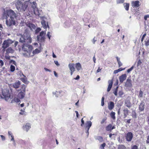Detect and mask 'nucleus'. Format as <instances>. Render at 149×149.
<instances>
[{"instance_id":"obj_47","label":"nucleus","mask_w":149,"mask_h":149,"mask_svg":"<svg viewBox=\"0 0 149 149\" xmlns=\"http://www.w3.org/2000/svg\"><path fill=\"white\" fill-rule=\"evenodd\" d=\"M4 65V62L2 60H0V66L2 67Z\"/></svg>"},{"instance_id":"obj_14","label":"nucleus","mask_w":149,"mask_h":149,"mask_svg":"<svg viewBox=\"0 0 149 149\" xmlns=\"http://www.w3.org/2000/svg\"><path fill=\"white\" fill-rule=\"evenodd\" d=\"M108 83L109 85L107 88V91L108 92L109 91L112 87L113 84V81L111 80H109L108 81Z\"/></svg>"},{"instance_id":"obj_4","label":"nucleus","mask_w":149,"mask_h":149,"mask_svg":"<svg viewBox=\"0 0 149 149\" xmlns=\"http://www.w3.org/2000/svg\"><path fill=\"white\" fill-rule=\"evenodd\" d=\"M2 95H0L2 99H5V100L7 101L10 98V94L9 91L7 90H4L2 91Z\"/></svg>"},{"instance_id":"obj_40","label":"nucleus","mask_w":149,"mask_h":149,"mask_svg":"<svg viewBox=\"0 0 149 149\" xmlns=\"http://www.w3.org/2000/svg\"><path fill=\"white\" fill-rule=\"evenodd\" d=\"M145 44L146 46H149V38L145 41Z\"/></svg>"},{"instance_id":"obj_32","label":"nucleus","mask_w":149,"mask_h":149,"mask_svg":"<svg viewBox=\"0 0 149 149\" xmlns=\"http://www.w3.org/2000/svg\"><path fill=\"white\" fill-rule=\"evenodd\" d=\"M17 74L19 77H21L22 75L23 76L24 75L22 73L21 70H18L17 72Z\"/></svg>"},{"instance_id":"obj_61","label":"nucleus","mask_w":149,"mask_h":149,"mask_svg":"<svg viewBox=\"0 0 149 149\" xmlns=\"http://www.w3.org/2000/svg\"><path fill=\"white\" fill-rule=\"evenodd\" d=\"M80 78V77L79 75H77V77L75 78H74V79L75 80H78Z\"/></svg>"},{"instance_id":"obj_19","label":"nucleus","mask_w":149,"mask_h":149,"mask_svg":"<svg viewBox=\"0 0 149 149\" xmlns=\"http://www.w3.org/2000/svg\"><path fill=\"white\" fill-rule=\"evenodd\" d=\"M92 123L91 121H87L86 124V129H89L92 125Z\"/></svg>"},{"instance_id":"obj_17","label":"nucleus","mask_w":149,"mask_h":149,"mask_svg":"<svg viewBox=\"0 0 149 149\" xmlns=\"http://www.w3.org/2000/svg\"><path fill=\"white\" fill-rule=\"evenodd\" d=\"M114 106V103L112 102H110L108 104V108L109 110H111Z\"/></svg>"},{"instance_id":"obj_43","label":"nucleus","mask_w":149,"mask_h":149,"mask_svg":"<svg viewBox=\"0 0 149 149\" xmlns=\"http://www.w3.org/2000/svg\"><path fill=\"white\" fill-rule=\"evenodd\" d=\"M134 68V66H132L130 68L128 69L127 70V72L128 73H129L130 71H131Z\"/></svg>"},{"instance_id":"obj_53","label":"nucleus","mask_w":149,"mask_h":149,"mask_svg":"<svg viewBox=\"0 0 149 149\" xmlns=\"http://www.w3.org/2000/svg\"><path fill=\"white\" fill-rule=\"evenodd\" d=\"M119 94L120 95H122L123 94V92L122 91H120L119 92Z\"/></svg>"},{"instance_id":"obj_31","label":"nucleus","mask_w":149,"mask_h":149,"mask_svg":"<svg viewBox=\"0 0 149 149\" xmlns=\"http://www.w3.org/2000/svg\"><path fill=\"white\" fill-rule=\"evenodd\" d=\"M125 69V68L124 69H122V68H120L118 70H115L114 71L113 73L114 74H116L119 72L124 70Z\"/></svg>"},{"instance_id":"obj_5","label":"nucleus","mask_w":149,"mask_h":149,"mask_svg":"<svg viewBox=\"0 0 149 149\" xmlns=\"http://www.w3.org/2000/svg\"><path fill=\"white\" fill-rule=\"evenodd\" d=\"M14 42L13 40L8 39L7 40H4L2 44V47L5 49L9 46L10 45Z\"/></svg>"},{"instance_id":"obj_56","label":"nucleus","mask_w":149,"mask_h":149,"mask_svg":"<svg viewBox=\"0 0 149 149\" xmlns=\"http://www.w3.org/2000/svg\"><path fill=\"white\" fill-rule=\"evenodd\" d=\"M131 149H138V147L137 146H136V145H134L132 147Z\"/></svg>"},{"instance_id":"obj_59","label":"nucleus","mask_w":149,"mask_h":149,"mask_svg":"<svg viewBox=\"0 0 149 149\" xmlns=\"http://www.w3.org/2000/svg\"><path fill=\"white\" fill-rule=\"evenodd\" d=\"M81 126H82L83 125H84V121L83 120V118H82L81 119Z\"/></svg>"},{"instance_id":"obj_25","label":"nucleus","mask_w":149,"mask_h":149,"mask_svg":"<svg viewBox=\"0 0 149 149\" xmlns=\"http://www.w3.org/2000/svg\"><path fill=\"white\" fill-rule=\"evenodd\" d=\"M6 53H13L14 52V50L11 47H10L7 49L6 50Z\"/></svg>"},{"instance_id":"obj_1","label":"nucleus","mask_w":149,"mask_h":149,"mask_svg":"<svg viewBox=\"0 0 149 149\" xmlns=\"http://www.w3.org/2000/svg\"><path fill=\"white\" fill-rule=\"evenodd\" d=\"M32 41L31 38L29 33L25 31L23 35H21L19 42L22 43H30ZM22 49L24 52L23 55L25 57H29L32 56L31 52L33 49V47L30 45L24 43L23 45Z\"/></svg>"},{"instance_id":"obj_12","label":"nucleus","mask_w":149,"mask_h":149,"mask_svg":"<svg viewBox=\"0 0 149 149\" xmlns=\"http://www.w3.org/2000/svg\"><path fill=\"white\" fill-rule=\"evenodd\" d=\"M139 2L138 1H132V6L136 8L139 7Z\"/></svg>"},{"instance_id":"obj_11","label":"nucleus","mask_w":149,"mask_h":149,"mask_svg":"<svg viewBox=\"0 0 149 149\" xmlns=\"http://www.w3.org/2000/svg\"><path fill=\"white\" fill-rule=\"evenodd\" d=\"M31 125L29 123H27L26 124L23 126V129L24 130L26 131L27 132L31 128Z\"/></svg>"},{"instance_id":"obj_3","label":"nucleus","mask_w":149,"mask_h":149,"mask_svg":"<svg viewBox=\"0 0 149 149\" xmlns=\"http://www.w3.org/2000/svg\"><path fill=\"white\" fill-rule=\"evenodd\" d=\"M17 9L19 12H24L25 11L26 8L28 7V4L26 3H22L19 0H16L14 2Z\"/></svg>"},{"instance_id":"obj_28","label":"nucleus","mask_w":149,"mask_h":149,"mask_svg":"<svg viewBox=\"0 0 149 149\" xmlns=\"http://www.w3.org/2000/svg\"><path fill=\"white\" fill-rule=\"evenodd\" d=\"M29 27L31 29L33 30V29H34L36 28V26L34 24H29Z\"/></svg>"},{"instance_id":"obj_57","label":"nucleus","mask_w":149,"mask_h":149,"mask_svg":"<svg viewBox=\"0 0 149 149\" xmlns=\"http://www.w3.org/2000/svg\"><path fill=\"white\" fill-rule=\"evenodd\" d=\"M107 119V118L106 117L104 118L102 120L101 122V123L102 124L105 121V120H106Z\"/></svg>"},{"instance_id":"obj_52","label":"nucleus","mask_w":149,"mask_h":149,"mask_svg":"<svg viewBox=\"0 0 149 149\" xmlns=\"http://www.w3.org/2000/svg\"><path fill=\"white\" fill-rule=\"evenodd\" d=\"M146 33H145L142 36V37L141 38V41L142 42L143 40V39L145 38V36H146Z\"/></svg>"},{"instance_id":"obj_2","label":"nucleus","mask_w":149,"mask_h":149,"mask_svg":"<svg viewBox=\"0 0 149 149\" xmlns=\"http://www.w3.org/2000/svg\"><path fill=\"white\" fill-rule=\"evenodd\" d=\"M17 17L15 13L12 10L3 9L2 18L6 19V24L8 26H10L15 25V19Z\"/></svg>"},{"instance_id":"obj_23","label":"nucleus","mask_w":149,"mask_h":149,"mask_svg":"<svg viewBox=\"0 0 149 149\" xmlns=\"http://www.w3.org/2000/svg\"><path fill=\"white\" fill-rule=\"evenodd\" d=\"M76 68L78 71H79L81 68V66L79 63H77L75 64Z\"/></svg>"},{"instance_id":"obj_13","label":"nucleus","mask_w":149,"mask_h":149,"mask_svg":"<svg viewBox=\"0 0 149 149\" xmlns=\"http://www.w3.org/2000/svg\"><path fill=\"white\" fill-rule=\"evenodd\" d=\"M145 108V103L143 102H141L139 106V109L140 111H142L144 110Z\"/></svg>"},{"instance_id":"obj_42","label":"nucleus","mask_w":149,"mask_h":149,"mask_svg":"<svg viewBox=\"0 0 149 149\" xmlns=\"http://www.w3.org/2000/svg\"><path fill=\"white\" fill-rule=\"evenodd\" d=\"M41 30V29L40 28H37L35 30V33H38Z\"/></svg>"},{"instance_id":"obj_54","label":"nucleus","mask_w":149,"mask_h":149,"mask_svg":"<svg viewBox=\"0 0 149 149\" xmlns=\"http://www.w3.org/2000/svg\"><path fill=\"white\" fill-rule=\"evenodd\" d=\"M10 61V62L11 63H12L13 64L15 65H16V62L15 61H14L13 60H11Z\"/></svg>"},{"instance_id":"obj_9","label":"nucleus","mask_w":149,"mask_h":149,"mask_svg":"<svg viewBox=\"0 0 149 149\" xmlns=\"http://www.w3.org/2000/svg\"><path fill=\"white\" fill-rule=\"evenodd\" d=\"M125 86L127 87H131L132 86L131 80L130 79H127L125 83Z\"/></svg>"},{"instance_id":"obj_55","label":"nucleus","mask_w":149,"mask_h":149,"mask_svg":"<svg viewBox=\"0 0 149 149\" xmlns=\"http://www.w3.org/2000/svg\"><path fill=\"white\" fill-rule=\"evenodd\" d=\"M54 62L55 64L57 66H59V65H60L57 61H54Z\"/></svg>"},{"instance_id":"obj_44","label":"nucleus","mask_w":149,"mask_h":149,"mask_svg":"<svg viewBox=\"0 0 149 149\" xmlns=\"http://www.w3.org/2000/svg\"><path fill=\"white\" fill-rule=\"evenodd\" d=\"M11 137L12 138L11 139V140L12 141H13V144L15 146V141L14 140V136H11Z\"/></svg>"},{"instance_id":"obj_39","label":"nucleus","mask_w":149,"mask_h":149,"mask_svg":"<svg viewBox=\"0 0 149 149\" xmlns=\"http://www.w3.org/2000/svg\"><path fill=\"white\" fill-rule=\"evenodd\" d=\"M34 14L36 15H38V16H40V14L39 13V11L38 9H37L36 10L33 12Z\"/></svg>"},{"instance_id":"obj_8","label":"nucleus","mask_w":149,"mask_h":149,"mask_svg":"<svg viewBox=\"0 0 149 149\" xmlns=\"http://www.w3.org/2000/svg\"><path fill=\"white\" fill-rule=\"evenodd\" d=\"M133 137L132 133L130 132H128L126 136V140L128 141H130L132 139Z\"/></svg>"},{"instance_id":"obj_63","label":"nucleus","mask_w":149,"mask_h":149,"mask_svg":"<svg viewBox=\"0 0 149 149\" xmlns=\"http://www.w3.org/2000/svg\"><path fill=\"white\" fill-rule=\"evenodd\" d=\"M44 69L46 71H48L49 72H51V71L50 70H49V69H48L46 68H45Z\"/></svg>"},{"instance_id":"obj_38","label":"nucleus","mask_w":149,"mask_h":149,"mask_svg":"<svg viewBox=\"0 0 149 149\" xmlns=\"http://www.w3.org/2000/svg\"><path fill=\"white\" fill-rule=\"evenodd\" d=\"M23 76L24 77V78H21V80L23 82L25 83L27 81V78L24 75H23Z\"/></svg>"},{"instance_id":"obj_29","label":"nucleus","mask_w":149,"mask_h":149,"mask_svg":"<svg viewBox=\"0 0 149 149\" xmlns=\"http://www.w3.org/2000/svg\"><path fill=\"white\" fill-rule=\"evenodd\" d=\"M129 110L127 109H125L123 110L124 113V116L125 117H126L127 116V115L128 114V112Z\"/></svg>"},{"instance_id":"obj_51","label":"nucleus","mask_w":149,"mask_h":149,"mask_svg":"<svg viewBox=\"0 0 149 149\" xmlns=\"http://www.w3.org/2000/svg\"><path fill=\"white\" fill-rule=\"evenodd\" d=\"M23 1H24V3H26L27 4H28V5L29 3V1L30 0H23Z\"/></svg>"},{"instance_id":"obj_21","label":"nucleus","mask_w":149,"mask_h":149,"mask_svg":"<svg viewBox=\"0 0 149 149\" xmlns=\"http://www.w3.org/2000/svg\"><path fill=\"white\" fill-rule=\"evenodd\" d=\"M40 52V50L38 49H36L34 50L33 51L32 53H31L32 56H33L34 55L38 54Z\"/></svg>"},{"instance_id":"obj_30","label":"nucleus","mask_w":149,"mask_h":149,"mask_svg":"<svg viewBox=\"0 0 149 149\" xmlns=\"http://www.w3.org/2000/svg\"><path fill=\"white\" fill-rule=\"evenodd\" d=\"M26 88V86L24 84H23L22 86V87L20 90L22 91L25 93Z\"/></svg>"},{"instance_id":"obj_33","label":"nucleus","mask_w":149,"mask_h":149,"mask_svg":"<svg viewBox=\"0 0 149 149\" xmlns=\"http://www.w3.org/2000/svg\"><path fill=\"white\" fill-rule=\"evenodd\" d=\"M115 114V113L113 111H112L110 113L111 117L113 119H115L116 118Z\"/></svg>"},{"instance_id":"obj_24","label":"nucleus","mask_w":149,"mask_h":149,"mask_svg":"<svg viewBox=\"0 0 149 149\" xmlns=\"http://www.w3.org/2000/svg\"><path fill=\"white\" fill-rule=\"evenodd\" d=\"M143 93L141 90H140L139 91V93L138 95V97L139 98H141L143 97Z\"/></svg>"},{"instance_id":"obj_37","label":"nucleus","mask_w":149,"mask_h":149,"mask_svg":"<svg viewBox=\"0 0 149 149\" xmlns=\"http://www.w3.org/2000/svg\"><path fill=\"white\" fill-rule=\"evenodd\" d=\"M10 71L11 72H13L15 70V66L11 65L10 67Z\"/></svg>"},{"instance_id":"obj_64","label":"nucleus","mask_w":149,"mask_h":149,"mask_svg":"<svg viewBox=\"0 0 149 149\" xmlns=\"http://www.w3.org/2000/svg\"><path fill=\"white\" fill-rule=\"evenodd\" d=\"M148 17H149V15H148L145 16L144 17V19H145V20H146L147 18Z\"/></svg>"},{"instance_id":"obj_46","label":"nucleus","mask_w":149,"mask_h":149,"mask_svg":"<svg viewBox=\"0 0 149 149\" xmlns=\"http://www.w3.org/2000/svg\"><path fill=\"white\" fill-rule=\"evenodd\" d=\"M97 41V38L95 37H94L92 40V42L93 44H95V42Z\"/></svg>"},{"instance_id":"obj_6","label":"nucleus","mask_w":149,"mask_h":149,"mask_svg":"<svg viewBox=\"0 0 149 149\" xmlns=\"http://www.w3.org/2000/svg\"><path fill=\"white\" fill-rule=\"evenodd\" d=\"M46 34V31H42L39 36H37V40L40 42H42L45 39V36Z\"/></svg>"},{"instance_id":"obj_26","label":"nucleus","mask_w":149,"mask_h":149,"mask_svg":"<svg viewBox=\"0 0 149 149\" xmlns=\"http://www.w3.org/2000/svg\"><path fill=\"white\" fill-rule=\"evenodd\" d=\"M95 139L96 140H98L100 142H102L103 141V138L101 136H96Z\"/></svg>"},{"instance_id":"obj_48","label":"nucleus","mask_w":149,"mask_h":149,"mask_svg":"<svg viewBox=\"0 0 149 149\" xmlns=\"http://www.w3.org/2000/svg\"><path fill=\"white\" fill-rule=\"evenodd\" d=\"M124 1V0H117V2L118 3H122Z\"/></svg>"},{"instance_id":"obj_41","label":"nucleus","mask_w":149,"mask_h":149,"mask_svg":"<svg viewBox=\"0 0 149 149\" xmlns=\"http://www.w3.org/2000/svg\"><path fill=\"white\" fill-rule=\"evenodd\" d=\"M106 146V143H103V144L101 145L100 147V149H104V147Z\"/></svg>"},{"instance_id":"obj_15","label":"nucleus","mask_w":149,"mask_h":149,"mask_svg":"<svg viewBox=\"0 0 149 149\" xmlns=\"http://www.w3.org/2000/svg\"><path fill=\"white\" fill-rule=\"evenodd\" d=\"M20 82L19 81H18L13 84V87L15 88H17L19 87V85H20Z\"/></svg>"},{"instance_id":"obj_36","label":"nucleus","mask_w":149,"mask_h":149,"mask_svg":"<svg viewBox=\"0 0 149 149\" xmlns=\"http://www.w3.org/2000/svg\"><path fill=\"white\" fill-rule=\"evenodd\" d=\"M112 125L111 124L109 125L106 127V130L107 131L111 130Z\"/></svg>"},{"instance_id":"obj_16","label":"nucleus","mask_w":149,"mask_h":149,"mask_svg":"<svg viewBox=\"0 0 149 149\" xmlns=\"http://www.w3.org/2000/svg\"><path fill=\"white\" fill-rule=\"evenodd\" d=\"M74 65V64L73 63H70L68 64V67L70 69V71H75Z\"/></svg>"},{"instance_id":"obj_50","label":"nucleus","mask_w":149,"mask_h":149,"mask_svg":"<svg viewBox=\"0 0 149 149\" xmlns=\"http://www.w3.org/2000/svg\"><path fill=\"white\" fill-rule=\"evenodd\" d=\"M14 100L15 102L17 103H19L20 102V100L18 98H15L14 99Z\"/></svg>"},{"instance_id":"obj_49","label":"nucleus","mask_w":149,"mask_h":149,"mask_svg":"<svg viewBox=\"0 0 149 149\" xmlns=\"http://www.w3.org/2000/svg\"><path fill=\"white\" fill-rule=\"evenodd\" d=\"M50 33L49 32H47V36L48 37L49 40L50 39V37H51V36L50 35Z\"/></svg>"},{"instance_id":"obj_34","label":"nucleus","mask_w":149,"mask_h":149,"mask_svg":"<svg viewBox=\"0 0 149 149\" xmlns=\"http://www.w3.org/2000/svg\"><path fill=\"white\" fill-rule=\"evenodd\" d=\"M118 88V87L117 86L116 88H114V91L113 92V93H114L115 95L116 96H117L118 95L117 92Z\"/></svg>"},{"instance_id":"obj_10","label":"nucleus","mask_w":149,"mask_h":149,"mask_svg":"<svg viewBox=\"0 0 149 149\" xmlns=\"http://www.w3.org/2000/svg\"><path fill=\"white\" fill-rule=\"evenodd\" d=\"M127 77V75L125 74L122 75L119 77L120 81L121 83H122L125 80Z\"/></svg>"},{"instance_id":"obj_22","label":"nucleus","mask_w":149,"mask_h":149,"mask_svg":"<svg viewBox=\"0 0 149 149\" xmlns=\"http://www.w3.org/2000/svg\"><path fill=\"white\" fill-rule=\"evenodd\" d=\"M125 102V105L127 107L130 108L131 107V103L129 100H126Z\"/></svg>"},{"instance_id":"obj_35","label":"nucleus","mask_w":149,"mask_h":149,"mask_svg":"<svg viewBox=\"0 0 149 149\" xmlns=\"http://www.w3.org/2000/svg\"><path fill=\"white\" fill-rule=\"evenodd\" d=\"M118 149H126V147L123 145H120L118 146Z\"/></svg>"},{"instance_id":"obj_27","label":"nucleus","mask_w":149,"mask_h":149,"mask_svg":"<svg viewBox=\"0 0 149 149\" xmlns=\"http://www.w3.org/2000/svg\"><path fill=\"white\" fill-rule=\"evenodd\" d=\"M124 7L126 10H129V4L127 3H125L123 4Z\"/></svg>"},{"instance_id":"obj_62","label":"nucleus","mask_w":149,"mask_h":149,"mask_svg":"<svg viewBox=\"0 0 149 149\" xmlns=\"http://www.w3.org/2000/svg\"><path fill=\"white\" fill-rule=\"evenodd\" d=\"M118 66L119 67H120L122 65V63L120 61L118 62Z\"/></svg>"},{"instance_id":"obj_20","label":"nucleus","mask_w":149,"mask_h":149,"mask_svg":"<svg viewBox=\"0 0 149 149\" xmlns=\"http://www.w3.org/2000/svg\"><path fill=\"white\" fill-rule=\"evenodd\" d=\"M31 7L33 9V12L38 9L36 8V2H33L32 3H31Z\"/></svg>"},{"instance_id":"obj_60","label":"nucleus","mask_w":149,"mask_h":149,"mask_svg":"<svg viewBox=\"0 0 149 149\" xmlns=\"http://www.w3.org/2000/svg\"><path fill=\"white\" fill-rule=\"evenodd\" d=\"M0 136L2 140H4L5 139V137L3 135H1Z\"/></svg>"},{"instance_id":"obj_45","label":"nucleus","mask_w":149,"mask_h":149,"mask_svg":"<svg viewBox=\"0 0 149 149\" xmlns=\"http://www.w3.org/2000/svg\"><path fill=\"white\" fill-rule=\"evenodd\" d=\"M19 113L21 115H24L25 114V112L24 111L21 110Z\"/></svg>"},{"instance_id":"obj_58","label":"nucleus","mask_w":149,"mask_h":149,"mask_svg":"<svg viewBox=\"0 0 149 149\" xmlns=\"http://www.w3.org/2000/svg\"><path fill=\"white\" fill-rule=\"evenodd\" d=\"M141 63H142L141 61L140 60H139L138 62L137 66H138L139 65H140L141 64Z\"/></svg>"},{"instance_id":"obj_7","label":"nucleus","mask_w":149,"mask_h":149,"mask_svg":"<svg viewBox=\"0 0 149 149\" xmlns=\"http://www.w3.org/2000/svg\"><path fill=\"white\" fill-rule=\"evenodd\" d=\"M41 19H42L41 21V24L44 28V29H46L47 27L49 28V26L47 22V18L45 17H41Z\"/></svg>"},{"instance_id":"obj_18","label":"nucleus","mask_w":149,"mask_h":149,"mask_svg":"<svg viewBox=\"0 0 149 149\" xmlns=\"http://www.w3.org/2000/svg\"><path fill=\"white\" fill-rule=\"evenodd\" d=\"M25 93L21 91L18 94V96L19 98L23 99L25 96Z\"/></svg>"}]
</instances>
